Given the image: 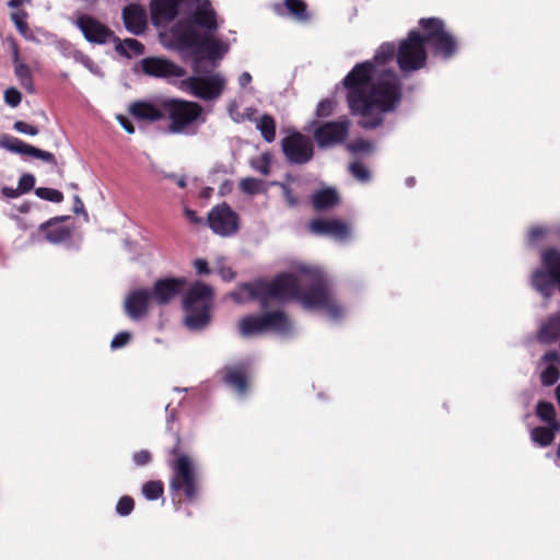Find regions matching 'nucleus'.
<instances>
[{"label":"nucleus","instance_id":"obj_16","mask_svg":"<svg viewBox=\"0 0 560 560\" xmlns=\"http://www.w3.org/2000/svg\"><path fill=\"white\" fill-rule=\"evenodd\" d=\"M75 24L89 43L104 45L115 38V33L107 25L90 14L79 15Z\"/></svg>","mask_w":560,"mask_h":560},{"label":"nucleus","instance_id":"obj_9","mask_svg":"<svg viewBox=\"0 0 560 560\" xmlns=\"http://www.w3.org/2000/svg\"><path fill=\"white\" fill-rule=\"evenodd\" d=\"M238 329L240 334L246 338L270 330L289 335L292 332L293 324L283 311H275L242 317L238 322Z\"/></svg>","mask_w":560,"mask_h":560},{"label":"nucleus","instance_id":"obj_23","mask_svg":"<svg viewBox=\"0 0 560 560\" xmlns=\"http://www.w3.org/2000/svg\"><path fill=\"white\" fill-rule=\"evenodd\" d=\"M69 217H54L39 225V232L45 238L54 244L68 241L72 236V228L63 224Z\"/></svg>","mask_w":560,"mask_h":560},{"label":"nucleus","instance_id":"obj_26","mask_svg":"<svg viewBox=\"0 0 560 560\" xmlns=\"http://www.w3.org/2000/svg\"><path fill=\"white\" fill-rule=\"evenodd\" d=\"M339 203V194L332 187L319 189L312 195V206L317 212L330 210Z\"/></svg>","mask_w":560,"mask_h":560},{"label":"nucleus","instance_id":"obj_28","mask_svg":"<svg viewBox=\"0 0 560 560\" xmlns=\"http://www.w3.org/2000/svg\"><path fill=\"white\" fill-rule=\"evenodd\" d=\"M559 431L560 422H555L553 424H548V427L534 428L530 432V438L535 443L545 447L553 442L556 433Z\"/></svg>","mask_w":560,"mask_h":560},{"label":"nucleus","instance_id":"obj_47","mask_svg":"<svg viewBox=\"0 0 560 560\" xmlns=\"http://www.w3.org/2000/svg\"><path fill=\"white\" fill-rule=\"evenodd\" d=\"M131 340V334L128 331H120L113 338L110 342L112 349H119L125 347Z\"/></svg>","mask_w":560,"mask_h":560},{"label":"nucleus","instance_id":"obj_38","mask_svg":"<svg viewBox=\"0 0 560 560\" xmlns=\"http://www.w3.org/2000/svg\"><path fill=\"white\" fill-rule=\"evenodd\" d=\"M164 493V483L161 480H150L143 483L142 494L147 500L154 501Z\"/></svg>","mask_w":560,"mask_h":560},{"label":"nucleus","instance_id":"obj_4","mask_svg":"<svg viewBox=\"0 0 560 560\" xmlns=\"http://www.w3.org/2000/svg\"><path fill=\"white\" fill-rule=\"evenodd\" d=\"M243 289L252 300L259 303L261 310H267L271 301L284 303L296 300L299 294V281L291 273H280L271 281L259 279L254 282L244 283Z\"/></svg>","mask_w":560,"mask_h":560},{"label":"nucleus","instance_id":"obj_19","mask_svg":"<svg viewBox=\"0 0 560 560\" xmlns=\"http://www.w3.org/2000/svg\"><path fill=\"white\" fill-rule=\"evenodd\" d=\"M310 231L316 235L331 236L345 241L350 236V226L339 219H314L310 222Z\"/></svg>","mask_w":560,"mask_h":560},{"label":"nucleus","instance_id":"obj_31","mask_svg":"<svg viewBox=\"0 0 560 560\" xmlns=\"http://www.w3.org/2000/svg\"><path fill=\"white\" fill-rule=\"evenodd\" d=\"M397 55V47L393 43H383L376 50L373 60H371L376 70H381L380 67H384Z\"/></svg>","mask_w":560,"mask_h":560},{"label":"nucleus","instance_id":"obj_51","mask_svg":"<svg viewBox=\"0 0 560 560\" xmlns=\"http://www.w3.org/2000/svg\"><path fill=\"white\" fill-rule=\"evenodd\" d=\"M547 233V230L542 226H533L528 232V241L530 243H536L538 240L542 238Z\"/></svg>","mask_w":560,"mask_h":560},{"label":"nucleus","instance_id":"obj_32","mask_svg":"<svg viewBox=\"0 0 560 560\" xmlns=\"http://www.w3.org/2000/svg\"><path fill=\"white\" fill-rule=\"evenodd\" d=\"M544 341H555L560 336V315L550 316L539 330Z\"/></svg>","mask_w":560,"mask_h":560},{"label":"nucleus","instance_id":"obj_3","mask_svg":"<svg viewBox=\"0 0 560 560\" xmlns=\"http://www.w3.org/2000/svg\"><path fill=\"white\" fill-rule=\"evenodd\" d=\"M167 467L171 470L168 488L172 500L180 504L183 500L196 501L202 489L201 476L191 447L178 433L174 434V444L167 451Z\"/></svg>","mask_w":560,"mask_h":560},{"label":"nucleus","instance_id":"obj_50","mask_svg":"<svg viewBox=\"0 0 560 560\" xmlns=\"http://www.w3.org/2000/svg\"><path fill=\"white\" fill-rule=\"evenodd\" d=\"M152 459V455L147 450H141L133 454V460L138 466L148 465Z\"/></svg>","mask_w":560,"mask_h":560},{"label":"nucleus","instance_id":"obj_56","mask_svg":"<svg viewBox=\"0 0 560 560\" xmlns=\"http://www.w3.org/2000/svg\"><path fill=\"white\" fill-rule=\"evenodd\" d=\"M119 124L121 125V127L128 132V133H133L135 132V127H133V124L129 120V118H127L126 116L124 115H119L117 117Z\"/></svg>","mask_w":560,"mask_h":560},{"label":"nucleus","instance_id":"obj_12","mask_svg":"<svg viewBox=\"0 0 560 560\" xmlns=\"http://www.w3.org/2000/svg\"><path fill=\"white\" fill-rule=\"evenodd\" d=\"M182 83L186 91L203 101L218 98L225 88V79L220 73L206 77H189Z\"/></svg>","mask_w":560,"mask_h":560},{"label":"nucleus","instance_id":"obj_7","mask_svg":"<svg viewBox=\"0 0 560 560\" xmlns=\"http://www.w3.org/2000/svg\"><path fill=\"white\" fill-rule=\"evenodd\" d=\"M421 39L432 54L443 59L453 58L458 49L456 37L451 34L440 18H422L418 22Z\"/></svg>","mask_w":560,"mask_h":560},{"label":"nucleus","instance_id":"obj_59","mask_svg":"<svg viewBox=\"0 0 560 560\" xmlns=\"http://www.w3.org/2000/svg\"><path fill=\"white\" fill-rule=\"evenodd\" d=\"M252 82V75L249 72H243L238 77V84L241 88H246Z\"/></svg>","mask_w":560,"mask_h":560},{"label":"nucleus","instance_id":"obj_35","mask_svg":"<svg viewBox=\"0 0 560 560\" xmlns=\"http://www.w3.org/2000/svg\"><path fill=\"white\" fill-rule=\"evenodd\" d=\"M0 144L2 148L7 149V150L14 152V153L22 154V155H28L31 148H32L31 144L22 141L19 138L11 137V136H3L0 139Z\"/></svg>","mask_w":560,"mask_h":560},{"label":"nucleus","instance_id":"obj_8","mask_svg":"<svg viewBox=\"0 0 560 560\" xmlns=\"http://www.w3.org/2000/svg\"><path fill=\"white\" fill-rule=\"evenodd\" d=\"M164 120L170 121L167 130L171 133H183L202 115L203 108L199 103L182 98L162 100Z\"/></svg>","mask_w":560,"mask_h":560},{"label":"nucleus","instance_id":"obj_57","mask_svg":"<svg viewBox=\"0 0 560 560\" xmlns=\"http://www.w3.org/2000/svg\"><path fill=\"white\" fill-rule=\"evenodd\" d=\"M73 211L74 213H84L86 215L84 203L79 196H74Z\"/></svg>","mask_w":560,"mask_h":560},{"label":"nucleus","instance_id":"obj_37","mask_svg":"<svg viewBox=\"0 0 560 560\" xmlns=\"http://www.w3.org/2000/svg\"><path fill=\"white\" fill-rule=\"evenodd\" d=\"M536 415L537 417L546 422L547 424H553L555 422H559L556 417L555 406L545 400H539L536 406Z\"/></svg>","mask_w":560,"mask_h":560},{"label":"nucleus","instance_id":"obj_45","mask_svg":"<svg viewBox=\"0 0 560 560\" xmlns=\"http://www.w3.org/2000/svg\"><path fill=\"white\" fill-rule=\"evenodd\" d=\"M336 107V101L332 98H324L322 100L316 108V116L319 118L328 117L332 114Z\"/></svg>","mask_w":560,"mask_h":560},{"label":"nucleus","instance_id":"obj_17","mask_svg":"<svg viewBox=\"0 0 560 560\" xmlns=\"http://www.w3.org/2000/svg\"><path fill=\"white\" fill-rule=\"evenodd\" d=\"M186 284L187 280L182 277L158 279L150 290L152 301L158 305H167L183 292Z\"/></svg>","mask_w":560,"mask_h":560},{"label":"nucleus","instance_id":"obj_14","mask_svg":"<svg viewBox=\"0 0 560 560\" xmlns=\"http://www.w3.org/2000/svg\"><path fill=\"white\" fill-rule=\"evenodd\" d=\"M207 223L215 234L224 237L234 235L240 230L238 214L225 202L210 210Z\"/></svg>","mask_w":560,"mask_h":560},{"label":"nucleus","instance_id":"obj_29","mask_svg":"<svg viewBox=\"0 0 560 560\" xmlns=\"http://www.w3.org/2000/svg\"><path fill=\"white\" fill-rule=\"evenodd\" d=\"M113 42L116 43L115 49L119 55L131 58L144 54V45L135 38H126L120 40L117 36H115Z\"/></svg>","mask_w":560,"mask_h":560},{"label":"nucleus","instance_id":"obj_20","mask_svg":"<svg viewBox=\"0 0 560 560\" xmlns=\"http://www.w3.org/2000/svg\"><path fill=\"white\" fill-rule=\"evenodd\" d=\"M222 381L225 385L244 395L248 390L249 365L245 362H238L224 366L221 371Z\"/></svg>","mask_w":560,"mask_h":560},{"label":"nucleus","instance_id":"obj_36","mask_svg":"<svg viewBox=\"0 0 560 560\" xmlns=\"http://www.w3.org/2000/svg\"><path fill=\"white\" fill-rule=\"evenodd\" d=\"M0 144L2 148L7 149V150L14 152V153L22 154V155H28L31 148H32L31 144L22 141L19 138L11 137V136H3L0 139Z\"/></svg>","mask_w":560,"mask_h":560},{"label":"nucleus","instance_id":"obj_52","mask_svg":"<svg viewBox=\"0 0 560 560\" xmlns=\"http://www.w3.org/2000/svg\"><path fill=\"white\" fill-rule=\"evenodd\" d=\"M371 143L366 140H358L349 145L352 152H366L371 149Z\"/></svg>","mask_w":560,"mask_h":560},{"label":"nucleus","instance_id":"obj_30","mask_svg":"<svg viewBox=\"0 0 560 560\" xmlns=\"http://www.w3.org/2000/svg\"><path fill=\"white\" fill-rule=\"evenodd\" d=\"M288 13L299 22H308L311 15L307 10V4L304 0H284L283 2Z\"/></svg>","mask_w":560,"mask_h":560},{"label":"nucleus","instance_id":"obj_63","mask_svg":"<svg viewBox=\"0 0 560 560\" xmlns=\"http://www.w3.org/2000/svg\"><path fill=\"white\" fill-rule=\"evenodd\" d=\"M176 185L179 188H185L187 186L185 177H178L177 180H176Z\"/></svg>","mask_w":560,"mask_h":560},{"label":"nucleus","instance_id":"obj_27","mask_svg":"<svg viewBox=\"0 0 560 560\" xmlns=\"http://www.w3.org/2000/svg\"><path fill=\"white\" fill-rule=\"evenodd\" d=\"M20 52L16 45L13 46V61L15 65V75L23 89L28 93H35V86L33 82V75L30 67L26 63L20 62Z\"/></svg>","mask_w":560,"mask_h":560},{"label":"nucleus","instance_id":"obj_15","mask_svg":"<svg viewBox=\"0 0 560 560\" xmlns=\"http://www.w3.org/2000/svg\"><path fill=\"white\" fill-rule=\"evenodd\" d=\"M282 152L291 164H305L314 155L311 139L301 132H293L281 140Z\"/></svg>","mask_w":560,"mask_h":560},{"label":"nucleus","instance_id":"obj_21","mask_svg":"<svg viewBox=\"0 0 560 560\" xmlns=\"http://www.w3.org/2000/svg\"><path fill=\"white\" fill-rule=\"evenodd\" d=\"M152 301L150 290L138 289L131 291L124 303L126 315L133 319L139 320L145 317L149 313V305Z\"/></svg>","mask_w":560,"mask_h":560},{"label":"nucleus","instance_id":"obj_5","mask_svg":"<svg viewBox=\"0 0 560 560\" xmlns=\"http://www.w3.org/2000/svg\"><path fill=\"white\" fill-rule=\"evenodd\" d=\"M310 277V288L303 290L299 285V294L296 295V300L301 302L304 308L323 310L331 319L335 320L341 318L343 315V310L332 295L327 279L319 272L315 271H312Z\"/></svg>","mask_w":560,"mask_h":560},{"label":"nucleus","instance_id":"obj_46","mask_svg":"<svg viewBox=\"0 0 560 560\" xmlns=\"http://www.w3.org/2000/svg\"><path fill=\"white\" fill-rule=\"evenodd\" d=\"M22 101V94L21 92L15 88H8L4 91V102L11 106L16 107L20 105Z\"/></svg>","mask_w":560,"mask_h":560},{"label":"nucleus","instance_id":"obj_33","mask_svg":"<svg viewBox=\"0 0 560 560\" xmlns=\"http://www.w3.org/2000/svg\"><path fill=\"white\" fill-rule=\"evenodd\" d=\"M257 129L266 142H272L276 138V120L269 114H264L257 121Z\"/></svg>","mask_w":560,"mask_h":560},{"label":"nucleus","instance_id":"obj_24","mask_svg":"<svg viewBox=\"0 0 560 560\" xmlns=\"http://www.w3.org/2000/svg\"><path fill=\"white\" fill-rule=\"evenodd\" d=\"M179 0H151L150 13L154 25L174 21L179 12Z\"/></svg>","mask_w":560,"mask_h":560},{"label":"nucleus","instance_id":"obj_62","mask_svg":"<svg viewBox=\"0 0 560 560\" xmlns=\"http://www.w3.org/2000/svg\"><path fill=\"white\" fill-rule=\"evenodd\" d=\"M18 210L21 212V213H26L30 211V203L28 202H23L21 206H19Z\"/></svg>","mask_w":560,"mask_h":560},{"label":"nucleus","instance_id":"obj_42","mask_svg":"<svg viewBox=\"0 0 560 560\" xmlns=\"http://www.w3.org/2000/svg\"><path fill=\"white\" fill-rule=\"evenodd\" d=\"M560 372L557 366L548 365L540 374V381L544 386H551L558 382Z\"/></svg>","mask_w":560,"mask_h":560},{"label":"nucleus","instance_id":"obj_34","mask_svg":"<svg viewBox=\"0 0 560 560\" xmlns=\"http://www.w3.org/2000/svg\"><path fill=\"white\" fill-rule=\"evenodd\" d=\"M35 185V177H20L16 188L2 187L1 194L5 198H16L25 192H28Z\"/></svg>","mask_w":560,"mask_h":560},{"label":"nucleus","instance_id":"obj_54","mask_svg":"<svg viewBox=\"0 0 560 560\" xmlns=\"http://www.w3.org/2000/svg\"><path fill=\"white\" fill-rule=\"evenodd\" d=\"M194 267L198 275H209L210 268L205 259L198 258L194 261Z\"/></svg>","mask_w":560,"mask_h":560},{"label":"nucleus","instance_id":"obj_55","mask_svg":"<svg viewBox=\"0 0 560 560\" xmlns=\"http://www.w3.org/2000/svg\"><path fill=\"white\" fill-rule=\"evenodd\" d=\"M349 171L352 175H369V172L363 163L361 162H353L349 166Z\"/></svg>","mask_w":560,"mask_h":560},{"label":"nucleus","instance_id":"obj_41","mask_svg":"<svg viewBox=\"0 0 560 560\" xmlns=\"http://www.w3.org/2000/svg\"><path fill=\"white\" fill-rule=\"evenodd\" d=\"M240 186L244 192L256 195L264 189V180L256 177H244Z\"/></svg>","mask_w":560,"mask_h":560},{"label":"nucleus","instance_id":"obj_11","mask_svg":"<svg viewBox=\"0 0 560 560\" xmlns=\"http://www.w3.org/2000/svg\"><path fill=\"white\" fill-rule=\"evenodd\" d=\"M396 61L402 72H413L425 67L428 52L418 30H411L397 47Z\"/></svg>","mask_w":560,"mask_h":560},{"label":"nucleus","instance_id":"obj_6","mask_svg":"<svg viewBox=\"0 0 560 560\" xmlns=\"http://www.w3.org/2000/svg\"><path fill=\"white\" fill-rule=\"evenodd\" d=\"M213 291L210 285L196 281L183 298L186 312L185 324L190 329H202L210 323V308Z\"/></svg>","mask_w":560,"mask_h":560},{"label":"nucleus","instance_id":"obj_25","mask_svg":"<svg viewBox=\"0 0 560 560\" xmlns=\"http://www.w3.org/2000/svg\"><path fill=\"white\" fill-rule=\"evenodd\" d=\"M129 113L138 121L155 122L164 120L162 101L159 103L136 101L130 104Z\"/></svg>","mask_w":560,"mask_h":560},{"label":"nucleus","instance_id":"obj_43","mask_svg":"<svg viewBox=\"0 0 560 560\" xmlns=\"http://www.w3.org/2000/svg\"><path fill=\"white\" fill-rule=\"evenodd\" d=\"M35 194L45 200L52 201V202H61L63 200V195L61 191L48 188V187H39L35 190Z\"/></svg>","mask_w":560,"mask_h":560},{"label":"nucleus","instance_id":"obj_40","mask_svg":"<svg viewBox=\"0 0 560 560\" xmlns=\"http://www.w3.org/2000/svg\"><path fill=\"white\" fill-rule=\"evenodd\" d=\"M271 160L272 155L269 152H265L259 156L253 158L250 160V165L254 171L262 175H268L270 171Z\"/></svg>","mask_w":560,"mask_h":560},{"label":"nucleus","instance_id":"obj_1","mask_svg":"<svg viewBox=\"0 0 560 560\" xmlns=\"http://www.w3.org/2000/svg\"><path fill=\"white\" fill-rule=\"evenodd\" d=\"M347 102L359 126L366 130L380 127L385 114L394 112L402 98V84L392 69L376 70L372 61L357 63L342 80Z\"/></svg>","mask_w":560,"mask_h":560},{"label":"nucleus","instance_id":"obj_39","mask_svg":"<svg viewBox=\"0 0 560 560\" xmlns=\"http://www.w3.org/2000/svg\"><path fill=\"white\" fill-rule=\"evenodd\" d=\"M27 13L25 11L13 12L11 14V20L13 21L19 33L26 39L33 38V35L30 31L28 24L26 22Z\"/></svg>","mask_w":560,"mask_h":560},{"label":"nucleus","instance_id":"obj_2","mask_svg":"<svg viewBox=\"0 0 560 560\" xmlns=\"http://www.w3.org/2000/svg\"><path fill=\"white\" fill-rule=\"evenodd\" d=\"M192 24L203 30L198 32L191 25L177 26L173 38L179 51L187 52L192 62V70L201 72L203 61L215 62L228 52L229 46L212 34L219 28L217 13L209 0L200 3L191 14Z\"/></svg>","mask_w":560,"mask_h":560},{"label":"nucleus","instance_id":"obj_64","mask_svg":"<svg viewBox=\"0 0 560 560\" xmlns=\"http://www.w3.org/2000/svg\"><path fill=\"white\" fill-rule=\"evenodd\" d=\"M234 277V272H232V270H228L226 273L223 272V278L224 279H232Z\"/></svg>","mask_w":560,"mask_h":560},{"label":"nucleus","instance_id":"obj_53","mask_svg":"<svg viewBox=\"0 0 560 560\" xmlns=\"http://www.w3.org/2000/svg\"><path fill=\"white\" fill-rule=\"evenodd\" d=\"M184 215L188 220L190 224L199 225L202 223V219L198 217L197 212L195 210H191L189 208L184 209Z\"/></svg>","mask_w":560,"mask_h":560},{"label":"nucleus","instance_id":"obj_22","mask_svg":"<svg viewBox=\"0 0 560 560\" xmlns=\"http://www.w3.org/2000/svg\"><path fill=\"white\" fill-rule=\"evenodd\" d=\"M126 30L133 35H142L148 27L147 11L140 3H130L122 10Z\"/></svg>","mask_w":560,"mask_h":560},{"label":"nucleus","instance_id":"obj_48","mask_svg":"<svg viewBox=\"0 0 560 560\" xmlns=\"http://www.w3.org/2000/svg\"><path fill=\"white\" fill-rule=\"evenodd\" d=\"M14 130L21 133L36 136L39 132V129L36 126L30 125L22 120H16L13 125Z\"/></svg>","mask_w":560,"mask_h":560},{"label":"nucleus","instance_id":"obj_58","mask_svg":"<svg viewBox=\"0 0 560 560\" xmlns=\"http://www.w3.org/2000/svg\"><path fill=\"white\" fill-rule=\"evenodd\" d=\"M542 361L544 362H557V361H559V354L556 350L547 351L542 355Z\"/></svg>","mask_w":560,"mask_h":560},{"label":"nucleus","instance_id":"obj_18","mask_svg":"<svg viewBox=\"0 0 560 560\" xmlns=\"http://www.w3.org/2000/svg\"><path fill=\"white\" fill-rule=\"evenodd\" d=\"M142 71L154 78H180L185 70L176 63L158 57H147L141 60Z\"/></svg>","mask_w":560,"mask_h":560},{"label":"nucleus","instance_id":"obj_13","mask_svg":"<svg viewBox=\"0 0 560 560\" xmlns=\"http://www.w3.org/2000/svg\"><path fill=\"white\" fill-rule=\"evenodd\" d=\"M350 127V119L343 116L337 120L320 124L315 128L313 136L319 148H332L348 139Z\"/></svg>","mask_w":560,"mask_h":560},{"label":"nucleus","instance_id":"obj_49","mask_svg":"<svg viewBox=\"0 0 560 560\" xmlns=\"http://www.w3.org/2000/svg\"><path fill=\"white\" fill-rule=\"evenodd\" d=\"M30 156L35 159H40L47 163H55V156L52 153L48 151L40 150L32 145L31 151L28 153Z\"/></svg>","mask_w":560,"mask_h":560},{"label":"nucleus","instance_id":"obj_44","mask_svg":"<svg viewBox=\"0 0 560 560\" xmlns=\"http://www.w3.org/2000/svg\"><path fill=\"white\" fill-rule=\"evenodd\" d=\"M135 509V500L130 495L121 497L116 504V512L120 516H128Z\"/></svg>","mask_w":560,"mask_h":560},{"label":"nucleus","instance_id":"obj_10","mask_svg":"<svg viewBox=\"0 0 560 560\" xmlns=\"http://www.w3.org/2000/svg\"><path fill=\"white\" fill-rule=\"evenodd\" d=\"M541 268L532 275V285L544 298L549 299L557 287L560 293V250L546 247L540 254Z\"/></svg>","mask_w":560,"mask_h":560},{"label":"nucleus","instance_id":"obj_60","mask_svg":"<svg viewBox=\"0 0 560 560\" xmlns=\"http://www.w3.org/2000/svg\"><path fill=\"white\" fill-rule=\"evenodd\" d=\"M282 188L289 203L294 206L296 203V199L293 197L292 191L287 187V185H282Z\"/></svg>","mask_w":560,"mask_h":560},{"label":"nucleus","instance_id":"obj_61","mask_svg":"<svg viewBox=\"0 0 560 560\" xmlns=\"http://www.w3.org/2000/svg\"><path fill=\"white\" fill-rule=\"evenodd\" d=\"M212 191H213V188H211V187H206V188H203V189L201 190V192H200V197H201V198H206V199H207V198H209V197L211 196Z\"/></svg>","mask_w":560,"mask_h":560}]
</instances>
